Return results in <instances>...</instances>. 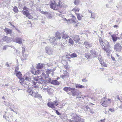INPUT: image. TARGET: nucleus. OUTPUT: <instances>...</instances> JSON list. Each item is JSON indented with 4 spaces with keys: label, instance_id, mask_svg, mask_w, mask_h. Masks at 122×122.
Returning <instances> with one entry per match:
<instances>
[{
    "label": "nucleus",
    "instance_id": "f257e3e1",
    "mask_svg": "<svg viewBox=\"0 0 122 122\" xmlns=\"http://www.w3.org/2000/svg\"><path fill=\"white\" fill-rule=\"evenodd\" d=\"M53 71H54L52 69L47 70L46 72V74L44 72H43L42 71L41 75H40V76H39V79L41 81H44V80H45L48 77L49 74Z\"/></svg>",
    "mask_w": 122,
    "mask_h": 122
},
{
    "label": "nucleus",
    "instance_id": "f03ea898",
    "mask_svg": "<svg viewBox=\"0 0 122 122\" xmlns=\"http://www.w3.org/2000/svg\"><path fill=\"white\" fill-rule=\"evenodd\" d=\"M33 87V91H32V88H31L28 89L27 92L30 95L34 96L35 97H38V93L37 92L38 91V86H34Z\"/></svg>",
    "mask_w": 122,
    "mask_h": 122
},
{
    "label": "nucleus",
    "instance_id": "7ed1b4c3",
    "mask_svg": "<svg viewBox=\"0 0 122 122\" xmlns=\"http://www.w3.org/2000/svg\"><path fill=\"white\" fill-rule=\"evenodd\" d=\"M72 115V117L69 121L71 122H82L81 121V118L80 117L78 116L75 113H73Z\"/></svg>",
    "mask_w": 122,
    "mask_h": 122
},
{
    "label": "nucleus",
    "instance_id": "20e7f679",
    "mask_svg": "<svg viewBox=\"0 0 122 122\" xmlns=\"http://www.w3.org/2000/svg\"><path fill=\"white\" fill-rule=\"evenodd\" d=\"M15 72H16V75L19 79H20V82L21 83V82H23L24 81V79L22 77V74L20 72L17 71L16 69L15 70Z\"/></svg>",
    "mask_w": 122,
    "mask_h": 122
},
{
    "label": "nucleus",
    "instance_id": "39448f33",
    "mask_svg": "<svg viewBox=\"0 0 122 122\" xmlns=\"http://www.w3.org/2000/svg\"><path fill=\"white\" fill-rule=\"evenodd\" d=\"M114 48L115 50L118 52L121 51L122 47L119 43H116L114 46Z\"/></svg>",
    "mask_w": 122,
    "mask_h": 122
},
{
    "label": "nucleus",
    "instance_id": "423d86ee",
    "mask_svg": "<svg viewBox=\"0 0 122 122\" xmlns=\"http://www.w3.org/2000/svg\"><path fill=\"white\" fill-rule=\"evenodd\" d=\"M23 14L24 15H25L26 17H27L29 19H31L33 17L29 13V11L28 10L23 11H22Z\"/></svg>",
    "mask_w": 122,
    "mask_h": 122
},
{
    "label": "nucleus",
    "instance_id": "0eeeda50",
    "mask_svg": "<svg viewBox=\"0 0 122 122\" xmlns=\"http://www.w3.org/2000/svg\"><path fill=\"white\" fill-rule=\"evenodd\" d=\"M46 53L49 55L53 54V52L52 50L49 47H46L45 48Z\"/></svg>",
    "mask_w": 122,
    "mask_h": 122
},
{
    "label": "nucleus",
    "instance_id": "6e6552de",
    "mask_svg": "<svg viewBox=\"0 0 122 122\" xmlns=\"http://www.w3.org/2000/svg\"><path fill=\"white\" fill-rule=\"evenodd\" d=\"M90 52L91 55L93 56V57H97V52L94 49H91L90 51Z\"/></svg>",
    "mask_w": 122,
    "mask_h": 122
},
{
    "label": "nucleus",
    "instance_id": "1a4fd4ad",
    "mask_svg": "<svg viewBox=\"0 0 122 122\" xmlns=\"http://www.w3.org/2000/svg\"><path fill=\"white\" fill-rule=\"evenodd\" d=\"M83 45L87 49L89 48L92 46V44L87 41L84 42Z\"/></svg>",
    "mask_w": 122,
    "mask_h": 122
},
{
    "label": "nucleus",
    "instance_id": "9d476101",
    "mask_svg": "<svg viewBox=\"0 0 122 122\" xmlns=\"http://www.w3.org/2000/svg\"><path fill=\"white\" fill-rule=\"evenodd\" d=\"M110 103V100L109 99L105 100L103 102H101V104L103 106L107 107V105Z\"/></svg>",
    "mask_w": 122,
    "mask_h": 122
},
{
    "label": "nucleus",
    "instance_id": "9b49d317",
    "mask_svg": "<svg viewBox=\"0 0 122 122\" xmlns=\"http://www.w3.org/2000/svg\"><path fill=\"white\" fill-rule=\"evenodd\" d=\"M14 41L20 45L22 44V39L20 37H16L14 40Z\"/></svg>",
    "mask_w": 122,
    "mask_h": 122
},
{
    "label": "nucleus",
    "instance_id": "f8f14e48",
    "mask_svg": "<svg viewBox=\"0 0 122 122\" xmlns=\"http://www.w3.org/2000/svg\"><path fill=\"white\" fill-rule=\"evenodd\" d=\"M57 38V37L55 36L54 37H51L49 39V40L51 43H53L54 44L56 45V41Z\"/></svg>",
    "mask_w": 122,
    "mask_h": 122
},
{
    "label": "nucleus",
    "instance_id": "ddd939ff",
    "mask_svg": "<svg viewBox=\"0 0 122 122\" xmlns=\"http://www.w3.org/2000/svg\"><path fill=\"white\" fill-rule=\"evenodd\" d=\"M50 6L51 8L54 10H56L57 9L56 4L55 3L54 1V3L51 2V3L50 5Z\"/></svg>",
    "mask_w": 122,
    "mask_h": 122
},
{
    "label": "nucleus",
    "instance_id": "4468645a",
    "mask_svg": "<svg viewBox=\"0 0 122 122\" xmlns=\"http://www.w3.org/2000/svg\"><path fill=\"white\" fill-rule=\"evenodd\" d=\"M4 31L6 33V35L11 34L12 33V30L8 28H5V29H3Z\"/></svg>",
    "mask_w": 122,
    "mask_h": 122
},
{
    "label": "nucleus",
    "instance_id": "2eb2a0df",
    "mask_svg": "<svg viewBox=\"0 0 122 122\" xmlns=\"http://www.w3.org/2000/svg\"><path fill=\"white\" fill-rule=\"evenodd\" d=\"M36 68L37 69V71H36L34 69L31 70L30 71V72L34 75H37L38 74V64L37 65Z\"/></svg>",
    "mask_w": 122,
    "mask_h": 122
},
{
    "label": "nucleus",
    "instance_id": "dca6fc26",
    "mask_svg": "<svg viewBox=\"0 0 122 122\" xmlns=\"http://www.w3.org/2000/svg\"><path fill=\"white\" fill-rule=\"evenodd\" d=\"M73 39L76 42H78L80 40L78 35H75L73 36Z\"/></svg>",
    "mask_w": 122,
    "mask_h": 122
},
{
    "label": "nucleus",
    "instance_id": "f3484780",
    "mask_svg": "<svg viewBox=\"0 0 122 122\" xmlns=\"http://www.w3.org/2000/svg\"><path fill=\"white\" fill-rule=\"evenodd\" d=\"M85 57L87 59H90L92 58V56L89 53H86L85 54Z\"/></svg>",
    "mask_w": 122,
    "mask_h": 122
},
{
    "label": "nucleus",
    "instance_id": "a211bd4d",
    "mask_svg": "<svg viewBox=\"0 0 122 122\" xmlns=\"http://www.w3.org/2000/svg\"><path fill=\"white\" fill-rule=\"evenodd\" d=\"M72 94V95L74 96L75 95H78L79 94V92L78 91H76L75 90H72L71 91Z\"/></svg>",
    "mask_w": 122,
    "mask_h": 122
},
{
    "label": "nucleus",
    "instance_id": "6ab92c4d",
    "mask_svg": "<svg viewBox=\"0 0 122 122\" xmlns=\"http://www.w3.org/2000/svg\"><path fill=\"white\" fill-rule=\"evenodd\" d=\"M62 34V37L64 39H66L68 38L69 36L66 33H65V32H63L61 33Z\"/></svg>",
    "mask_w": 122,
    "mask_h": 122
},
{
    "label": "nucleus",
    "instance_id": "aec40b11",
    "mask_svg": "<svg viewBox=\"0 0 122 122\" xmlns=\"http://www.w3.org/2000/svg\"><path fill=\"white\" fill-rule=\"evenodd\" d=\"M51 84L55 85H58L60 83L57 80H53L51 81Z\"/></svg>",
    "mask_w": 122,
    "mask_h": 122
},
{
    "label": "nucleus",
    "instance_id": "412c9836",
    "mask_svg": "<svg viewBox=\"0 0 122 122\" xmlns=\"http://www.w3.org/2000/svg\"><path fill=\"white\" fill-rule=\"evenodd\" d=\"M77 15V17L79 20H80L82 19V16L79 13H75Z\"/></svg>",
    "mask_w": 122,
    "mask_h": 122
},
{
    "label": "nucleus",
    "instance_id": "4be33fe9",
    "mask_svg": "<svg viewBox=\"0 0 122 122\" xmlns=\"http://www.w3.org/2000/svg\"><path fill=\"white\" fill-rule=\"evenodd\" d=\"M47 105L49 107L52 109H54L55 108V107L53 105L52 102H48L47 103Z\"/></svg>",
    "mask_w": 122,
    "mask_h": 122
},
{
    "label": "nucleus",
    "instance_id": "5701e85b",
    "mask_svg": "<svg viewBox=\"0 0 122 122\" xmlns=\"http://www.w3.org/2000/svg\"><path fill=\"white\" fill-rule=\"evenodd\" d=\"M34 80L36 82L33 81V84L34 85V86H36V84L37 83V82L38 80V76H36L34 77Z\"/></svg>",
    "mask_w": 122,
    "mask_h": 122
},
{
    "label": "nucleus",
    "instance_id": "b1692460",
    "mask_svg": "<svg viewBox=\"0 0 122 122\" xmlns=\"http://www.w3.org/2000/svg\"><path fill=\"white\" fill-rule=\"evenodd\" d=\"M3 40L4 41H5L8 43L9 41L10 40L9 38L8 37L6 36H5L3 38Z\"/></svg>",
    "mask_w": 122,
    "mask_h": 122
},
{
    "label": "nucleus",
    "instance_id": "393cba45",
    "mask_svg": "<svg viewBox=\"0 0 122 122\" xmlns=\"http://www.w3.org/2000/svg\"><path fill=\"white\" fill-rule=\"evenodd\" d=\"M45 13V15L46 16L47 18L49 19H51L52 18V16L50 13L47 12H46V13Z\"/></svg>",
    "mask_w": 122,
    "mask_h": 122
},
{
    "label": "nucleus",
    "instance_id": "a878e982",
    "mask_svg": "<svg viewBox=\"0 0 122 122\" xmlns=\"http://www.w3.org/2000/svg\"><path fill=\"white\" fill-rule=\"evenodd\" d=\"M75 86L76 88H84L85 87L84 86L78 84H75Z\"/></svg>",
    "mask_w": 122,
    "mask_h": 122
},
{
    "label": "nucleus",
    "instance_id": "bb28decb",
    "mask_svg": "<svg viewBox=\"0 0 122 122\" xmlns=\"http://www.w3.org/2000/svg\"><path fill=\"white\" fill-rule=\"evenodd\" d=\"M62 63L65 66V68H66V69L67 67H66V66H67L68 64V63L66 61V60H63L61 61Z\"/></svg>",
    "mask_w": 122,
    "mask_h": 122
},
{
    "label": "nucleus",
    "instance_id": "cd10ccee",
    "mask_svg": "<svg viewBox=\"0 0 122 122\" xmlns=\"http://www.w3.org/2000/svg\"><path fill=\"white\" fill-rule=\"evenodd\" d=\"M66 74H65L62 75V78L64 79L65 78H68L69 77V76L68 74V73L66 71Z\"/></svg>",
    "mask_w": 122,
    "mask_h": 122
},
{
    "label": "nucleus",
    "instance_id": "c85d7f7f",
    "mask_svg": "<svg viewBox=\"0 0 122 122\" xmlns=\"http://www.w3.org/2000/svg\"><path fill=\"white\" fill-rule=\"evenodd\" d=\"M59 44L60 45L58 47L59 49L60 50H63L64 49V46L61 43H60Z\"/></svg>",
    "mask_w": 122,
    "mask_h": 122
},
{
    "label": "nucleus",
    "instance_id": "c756f323",
    "mask_svg": "<svg viewBox=\"0 0 122 122\" xmlns=\"http://www.w3.org/2000/svg\"><path fill=\"white\" fill-rule=\"evenodd\" d=\"M57 7H61L62 5V3L59 0L58 1V4H56Z\"/></svg>",
    "mask_w": 122,
    "mask_h": 122
},
{
    "label": "nucleus",
    "instance_id": "7c9ffc66",
    "mask_svg": "<svg viewBox=\"0 0 122 122\" xmlns=\"http://www.w3.org/2000/svg\"><path fill=\"white\" fill-rule=\"evenodd\" d=\"M24 81H23V82L25 81V80H26V81L30 82L31 80V78L30 77H29L26 76L25 79H24Z\"/></svg>",
    "mask_w": 122,
    "mask_h": 122
},
{
    "label": "nucleus",
    "instance_id": "2f4dec72",
    "mask_svg": "<svg viewBox=\"0 0 122 122\" xmlns=\"http://www.w3.org/2000/svg\"><path fill=\"white\" fill-rule=\"evenodd\" d=\"M61 34L58 31L57 32H56V36L59 39H60L61 38V37L60 36Z\"/></svg>",
    "mask_w": 122,
    "mask_h": 122
},
{
    "label": "nucleus",
    "instance_id": "473e14b6",
    "mask_svg": "<svg viewBox=\"0 0 122 122\" xmlns=\"http://www.w3.org/2000/svg\"><path fill=\"white\" fill-rule=\"evenodd\" d=\"M45 66V64L42 63H39V69H42Z\"/></svg>",
    "mask_w": 122,
    "mask_h": 122
},
{
    "label": "nucleus",
    "instance_id": "72a5a7b5",
    "mask_svg": "<svg viewBox=\"0 0 122 122\" xmlns=\"http://www.w3.org/2000/svg\"><path fill=\"white\" fill-rule=\"evenodd\" d=\"M100 64L102 65V66L104 67H107V65L106 63L104 62V61H101L100 62Z\"/></svg>",
    "mask_w": 122,
    "mask_h": 122
},
{
    "label": "nucleus",
    "instance_id": "f704fd0d",
    "mask_svg": "<svg viewBox=\"0 0 122 122\" xmlns=\"http://www.w3.org/2000/svg\"><path fill=\"white\" fill-rule=\"evenodd\" d=\"M13 10L14 11L15 13H17L18 11L17 7L16 6L14 7Z\"/></svg>",
    "mask_w": 122,
    "mask_h": 122
},
{
    "label": "nucleus",
    "instance_id": "c9c22d12",
    "mask_svg": "<svg viewBox=\"0 0 122 122\" xmlns=\"http://www.w3.org/2000/svg\"><path fill=\"white\" fill-rule=\"evenodd\" d=\"M39 99L40 100V103H41L43 102V100L42 99V96H41V95H39Z\"/></svg>",
    "mask_w": 122,
    "mask_h": 122
},
{
    "label": "nucleus",
    "instance_id": "e433bc0d",
    "mask_svg": "<svg viewBox=\"0 0 122 122\" xmlns=\"http://www.w3.org/2000/svg\"><path fill=\"white\" fill-rule=\"evenodd\" d=\"M59 101H56L53 102H52L53 103L54 106L55 105L56 106H57L58 104Z\"/></svg>",
    "mask_w": 122,
    "mask_h": 122
},
{
    "label": "nucleus",
    "instance_id": "4c0bfd02",
    "mask_svg": "<svg viewBox=\"0 0 122 122\" xmlns=\"http://www.w3.org/2000/svg\"><path fill=\"white\" fill-rule=\"evenodd\" d=\"M79 0H75L74 2V3L75 5H77L79 4Z\"/></svg>",
    "mask_w": 122,
    "mask_h": 122
},
{
    "label": "nucleus",
    "instance_id": "58836bf2",
    "mask_svg": "<svg viewBox=\"0 0 122 122\" xmlns=\"http://www.w3.org/2000/svg\"><path fill=\"white\" fill-rule=\"evenodd\" d=\"M70 56L71 58L76 57H77L76 54L74 53L72 54Z\"/></svg>",
    "mask_w": 122,
    "mask_h": 122
},
{
    "label": "nucleus",
    "instance_id": "ea45409f",
    "mask_svg": "<svg viewBox=\"0 0 122 122\" xmlns=\"http://www.w3.org/2000/svg\"><path fill=\"white\" fill-rule=\"evenodd\" d=\"M80 9L79 8H75L73 9L72 10H74L75 11V12H78L79 10Z\"/></svg>",
    "mask_w": 122,
    "mask_h": 122
},
{
    "label": "nucleus",
    "instance_id": "a19ab883",
    "mask_svg": "<svg viewBox=\"0 0 122 122\" xmlns=\"http://www.w3.org/2000/svg\"><path fill=\"white\" fill-rule=\"evenodd\" d=\"M112 40L113 41H116L117 40V38L114 36L113 35H112Z\"/></svg>",
    "mask_w": 122,
    "mask_h": 122
},
{
    "label": "nucleus",
    "instance_id": "79ce46f5",
    "mask_svg": "<svg viewBox=\"0 0 122 122\" xmlns=\"http://www.w3.org/2000/svg\"><path fill=\"white\" fill-rule=\"evenodd\" d=\"M28 54H22V56L23 57L25 58V59H26L27 57L28 56Z\"/></svg>",
    "mask_w": 122,
    "mask_h": 122
},
{
    "label": "nucleus",
    "instance_id": "37998d69",
    "mask_svg": "<svg viewBox=\"0 0 122 122\" xmlns=\"http://www.w3.org/2000/svg\"><path fill=\"white\" fill-rule=\"evenodd\" d=\"M69 42L71 44H73L74 43V41L71 38L69 39Z\"/></svg>",
    "mask_w": 122,
    "mask_h": 122
},
{
    "label": "nucleus",
    "instance_id": "c03bdc74",
    "mask_svg": "<svg viewBox=\"0 0 122 122\" xmlns=\"http://www.w3.org/2000/svg\"><path fill=\"white\" fill-rule=\"evenodd\" d=\"M98 60L100 62L101 61H102V56L100 55H99L98 57Z\"/></svg>",
    "mask_w": 122,
    "mask_h": 122
},
{
    "label": "nucleus",
    "instance_id": "a18cd8bd",
    "mask_svg": "<svg viewBox=\"0 0 122 122\" xmlns=\"http://www.w3.org/2000/svg\"><path fill=\"white\" fill-rule=\"evenodd\" d=\"M51 78H49L47 80L46 82L48 83H51Z\"/></svg>",
    "mask_w": 122,
    "mask_h": 122
},
{
    "label": "nucleus",
    "instance_id": "49530a36",
    "mask_svg": "<svg viewBox=\"0 0 122 122\" xmlns=\"http://www.w3.org/2000/svg\"><path fill=\"white\" fill-rule=\"evenodd\" d=\"M39 11L41 13L45 15V13H46V12H47V11L44 12L43 10H39Z\"/></svg>",
    "mask_w": 122,
    "mask_h": 122
},
{
    "label": "nucleus",
    "instance_id": "de8ad7c7",
    "mask_svg": "<svg viewBox=\"0 0 122 122\" xmlns=\"http://www.w3.org/2000/svg\"><path fill=\"white\" fill-rule=\"evenodd\" d=\"M9 47V46L8 45H5L4 46L3 48V50H6L7 48L8 47Z\"/></svg>",
    "mask_w": 122,
    "mask_h": 122
},
{
    "label": "nucleus",
    "instance_id": "09e8293b",
    "mask_svg": "<svg viewBox=\"0 0 122 122\" xmlns=\"http://www.w3.org/2000/svg\"><path fill=\"white\" fill-rule=\"evenodd\" d=\"M22 54H24L25 52V49L23 47H22Z\"/></svg>",
    "mask_w": 122,
    "mask_h": 122
},
{
    "label": "nucleus",
    "instance_id": "8fccbe9b",
    "mask_svg": "<svg viewBox=\"0 0 122 122\" xmlns=\"http://www.w3.org/2000/svg\"><path fill=\"white\" fill-rule=\"evenodd\" d=\"M108 80L110 82H112V81L113 80V78L112 77H111L110 78H109Z\"/></svg>",
    "mask_w": 122,
    "mask_h": 122
},
{
    "label": "nucleus",
    "instance_id": "3c124183",
    "mask_svg": "<svg viewBox=\"0 0 122 122\" xmlns=\"http://www.w3.org/2000/svg\"><path fill=\"white\" fill-rule=\"evenodd\" d=\"M68 91H71L72 90H75V88H71L70 87H68Z\"/></svg>",
    "mask_w": 122,
    "mask_h": 122
},
{
    "label": "nucleus",
    "instance_id": "603ef678",
    "mask_svg": "<svg viewBox=\"0 0 122 122\" xmlns=\"http://www.w3.org/2000/svg\"><path fill=\"white\" fill-rule=\"evenodd\" d=\"M63 90L65 91H68V87H66L64 88L63 89Z\"/></svg>",
    "mask_w": 122,
    "mask_h": 122
},
{
    "label": "nucleus",
    "instance_id": "864d4df0",
    "mask_svg": "<svg viewBox=\"0 0 122 122\" xmlns=\"http://www.w3.org/2000/svg\"><path fill=\"white\" fill-rule=\"evenodd\" d=\"M55 111L56 114L58 115H61V113H60L58 110H56Z\"/></svg>",
    "mask_w": 122,
    "mask_h": 122
},
{
    "label": "nucleus",
    "instance_id": "5fc2aeb1",
    "mask_svg": "<svg viewBox=\"0 0 122 122\" xmlns=\"http://www.w3.org/2000/svg\"><path fill=\"white\" fill-rule=\"evenodd\" d=\"M116 22L117 23H117L118 24H119L120 23V21L119 20V19H117L116 21Z\"/></svg>",
    "mask_w": 122,
    "mask_h": 122
},
{
    "label": "nucleus",
    "instance_id": "6e6d98bb",
    "mask_svg": "<svg viewBox=\"0 0 122 122\" xmlns=\"http://www.w3.org/2000/svg\"><path fill=\"white\" fill-rule=\"evenodd\" d=\"M99 42L103 41V40L102 38L101 37H100L99 39Z\"/></svg>",
    "mask_w": 122,
    "mask_h": 122
},
{
    "label": "nucleus",
    "instance_id": "4d7b16f0",
    "mask_svg": "<svg viewBox=\"0 0 122 122\" xmlns=\"http://www.w3.org/2000/svg\"><path fill=\"white\" fill-rule=\"evenodd\" d=\"M109 111H110L112 112H113L114 111V109H111L110 108L109 109Z\"/></svg>",
    "mask_w": 122,
    "mask_h": 122
},
{
    "label": "nucleus",
    "instance_id": "13d9d810",
    "mask_svg": "<svg viewBox=\"0 0 122 122\" xmlns=\"http://www.w3.org/2000/svg\"><path fill=\"white\" fill-rule=\"evenodd\" d=\"M75 19L74 18H72L71 19V20L74 23H76V21L75 20Z\"/></svg>",
    "mask_w": 122,
    "mask_h": 122
},
{
    "label": "nucleus",
    "instance_id": "bf43d9fd",
    "mask_svg": "<svg viewBox=\"0 0 122 122\" xmlns=\"http://www.w3.org/2000/svg\"><path fill=\"white\" fill-rule=\"evenodd\" d=\"M63 106L62 105H59L58 106H57V107L59 108H62L63 107Z\"/></svg>",
    "mask_w": 122,
    "mask_h": 122
},
{
    "label": "nucleus",
    "instance_id": "052dcab7",
    "mask_svg": "<svg viewBox=\"0 0 122 122\" xmlns=\"http://www.w3.org/2000/svg\"><path fill=\"white\" fill-rule=\"evenodd\" d=\"M103 41L102 42H100V45H101L102 46H103Z\"/></svg>",
    "mask_w": 122,
    "mask_h": 122
},
{
    "label": "nucleus",
    "instance_id": "680f3d73",
    "mask_svg": "<svg viewBox=\"0 0 122 122\" xmlns=\"http://www.w3.org/2000/svg\"><path fill=\"white\" fill-rule=\"evenodd\" d=\"M82 81L83 82H86L87 81V80H86L85 79H83L82 80Z\"/></svg>",
    "mask_w": 122,
    "mask_h": 122
},
{
    "label": "nucleus",
    "instance_id": "e2e57ef3",
    "mask_svg": "<svg viewBox=\"0 0 122 122\" xmlns=\"http://www.w3.org/2000/svg\"><path fill=\"white\" fill-rule=\"evenodd\" d=\"M85 108H86L87 110H89H89L90 109V108L89 107L86 106H85Z\"/></svg>",
    "mask_w": 122,
    "mask_h": 122
},
{
    "label": "nucleus",
    "instance_id": "0e129e2a",
    "mask_svg": "<svg viewBox=\"0 0 122 122\" xmlns=\"http://www.w3.org/2000/svg\"><path fill=\"white\" fill-rule=\"evenodd\" d=\"M4 102L5 103V105L6 106H9V105H8V103H6V101H4Z\"/></svg>",
    "mask_w": 122,
    "mask_h": 122
},
{
    "label": "nucleus",
    "instance_id": "69168bd1",
    "mask_svg": "<svg viewBox=\"0 0 122 122\" xmlns=\"http://www.w3.org/2000/svg\"><path fill=\"white\" fill-rule=\"evenodd\" d=\"M5 65L7 66V67H9V65L8 63L7 62H6L5 63Z\"/></svg>",
    "mask_w": 122,
    "mask_h": 122
},
{
    "label": "nucleus",
    "instance_id": "338daca9",
    "mask_svg": "<svg viewBox=\"0 0 122 122\" xmlns=\"http://www.w3.org/2000/svg\"><path fill=\"white\" fill-rule=\"evenodd\" d=\"M111 57L112 59L114 61L115 60V58L114 57L112 56H111Z\"/></svg>",
    "mask_w": 122,
    "mask_h": 122
},
{
    "label": "nucleus",
    "instance_id": "774afa93",
    "mask_svg": "<svg viewBox=\"0 0 122 122\" xmlns=\"http://www.w3.org/2000/svg\"><path fill=\"white\" fill-rule=\"evenodd\" d=\"M57 15L60 16V17H61L62 15L61 14H59L58 13L57 14Z\"/></svg>",
    "mask_w": 122,
    "mask_h": 122
}]
</instances>
